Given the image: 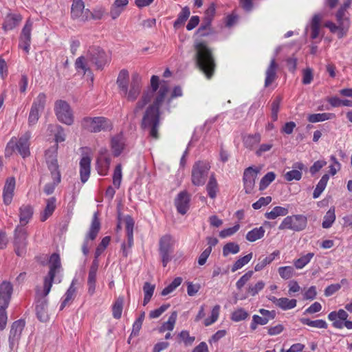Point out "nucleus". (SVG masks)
I'll list each match as a JSON object with an SVG mask.
<instances>
[{
    "label": "nucleus",
    "instance_id": "nucleus-1",
    "mask_svg": "<svg viewBox=\"0 0 352 352\" xmlns=\"http://www.w3.org/2000/svg\"><path fill=\"white\" fill-rule=\"evenodd\" d=\"M169 91V87L162 84L155 98L146 107L140 123L143 130L148 131V136L154 140L160 138L159 129L160 127V107L165 100Z\"/></svg>",
    "mask_w": 352,
    "mask_h": 352
},
{
    "label": "nucleus",
    "instance_id": "nucleus-2",
    "mask_svg": "<svg viewBox=\"0 0 352 352\" xmlns=\"http://www.w3.org/2000/svg\"><path fill=\"white\" fill-rule=\"evenodd\" d=\"M49 267L50 271L44 278L43 289L42 291L38 289L36 292L38 300L36 305V314L41 322H47L49 320L47 300L45 297L50 293L54 277L56 274L59 273L61 267L60 259L58 254L54 253L51 255Z\"/></svg>",
    "mask_w": 352,
    "mask_h": 352
},
{
    "label": "nucleus",
    "instance_id": "nucleus-3",
    "mask_svg": "<svg viewBox=\"0 0 352 352\" xmlns=\"http://www.w3.org/2000/svg\"><path fill=\"white\" fill-rule=\"evenodd\" d=\"M197 66L208 79H210L216 69V62L211 48L204 42L195 45Z\"/></svg>",
    "mask_w": 352,
    "mask_h": 352
},
{
    "label": "nucleus",
    "instance_id": "nucleus-4",
    "mask_svg": "<svg viewBox=\"0 0 352 352\" xmlns=\"http://www.w3.org/2000/svg\"><path fill=\"white\" fill-rule=\"evenodd\" d=\"M45 157L48 169L51 172L53 182L45 184L43 191L47 195H50L54 192L56 187L61 181V176L58 169L59 166L57 160L56 146L49 148L45 151Z\"/></svg>",
    "mask_w": 352,
    "mask_h": 352
},
{
    "label": "nucleus",
    "instance_id": "nucleus-5",
    "mask_svg": "<svg viewBox=\"0 0 352 352\" xmlns=\"http://www.w3.org/2000/svg\"><path fill=\"white\" fill-rule=\"evenodd\" d=\"M30 138L31 135L29 132H26L19 139L12 138L7 144L5 149L6 157L12 155L15 151H16L23 158L28 157L30 155Z\"/></svg>",
    "mask_w": 352,
    "mask_h": 352
},
{
    "label": "nucleus",
    "instance_id": "nucleus-6",
    "mask_svg": "<svg viewBox=\"0 0 352 352\" xmlns=\"http://www.w3.org/2000/svg\"><path fill=\"white\" fill-rule=\"evenodd\" d=\"M159 77L157 76H152L151 78V89L144 91L140 98V100L135 104L133 109V113L137 116L140 111H141L148 103L155 98L157 92L159 91L161 85H159ZM168 84L164 82L163 84Z\"/></svg>",
    "mask_w": 352,
    "mask_h": 352
},
{
    "label": "nucleus",
    "instance_id": "nucleus-7",
    "mask_svg": "<svg viewBox=\"0 0 352 352\" xmlns=\"http://www.w3.org/2000/svg\"><path fill=\"white\" fill-rule=\"evenodd\" d=\"M81 126L84 130L89 132L99 133L111 129L112 124L109 119L102 116L85 117L81 120Z\"/></svg>",
    "mask_w": 352,
    "mask_h": 352
},
{
    "label": "nucleus",
    "instance_id": "nucleus-8",
    "mask_svg": "<svg viewBox=\"0 0 352 352\" xmlns=\"http://www.w3.org/2000/svg\"><path fill=\"white\" fill-rule=\"evenodd\" d=\"M142 89V77L138 73H133L130 84L120 94L127 101L134 102L140 96Z\"/></svg>",
    "mask_w": 352,
    "mask_h": 352
},
{
    "label": "nucleus",
    "instance_id": "nucleus-9",
    "mask_svg": "<svg viewBox=\"0 0 352 352\" xmlns=\"http://www.w3.org/2000/svg\"><path fill=\"white\" fill-rule=\"evenodd\" d=\"M87 56L88 60L91 62L98 70H102L110 61V58L104 50L96 45L89 47L87 50Z\"/></svg>",
    "mask_w": 352,
    "mask_h": 352
},
{
    "label": "nucleus",
    "instance_id": "nucleus-10",
    "mask_svg": "<svg viewBox=\"0 0 352 352\" xmlns=\"http://www.w3.org/2000/svg\"><path fill=\"white\" fill-rule=\"evenodd\" d=\"M210 168L209 164L204 161H198L195 163L192 168L191 180L195 186H203L208 177Z\"/></svg>",
    "mask_w": 352,
    "mask_h": 352
},
{
    "label": "nucleus",
    "instance_id": "nucleus-11",
    "mask_svg": "<svg viewBox=\"0 0 352 352\" xmlns=\"http://www.w3.org/2000/svg\"><path fill=\"white\" fill-rule=\"evenodd\" d=\"M54 112L58 120L67 125L74 123V116L69 104L62 100L55 103Z\"/></svg>",
    "mask_w": 352,
    "mask_h": 352
},
{
    "label": "nucleus",
    "instance_id": "nucleus-12",
    "mask_svg": "<svg viewBox=\"0 0 352 352\" xmlns=\"http://www.w3.org/2000/svg\"><path fill=\"white\" fill-rule=\"evenodd\" d=\"M174 240L170 235H164L160 240L159 252L164 267L171 260Z\"/></svg>",
    "mask_w": 352,
    "mask_h": 352
},
{
    "label": "nucleus",
    "instance_id": "nucleus-13",
    "mask_svg": "<svg viewBox=\"0 0 352 352\" xmlns=\"http://www.w3.org/2000/svg\"><path fill=\"white\" fill-rule=\"evenodd\" d=\"M71 17L80 22H85L89 19V10H85L82 0H73L71 7Z\"/></svg>",
    "mask_w": 352,
    "mask_h": 352
},
{
    "label": "nucleus",
    "instance_id": "nucleus-14",
    "mask_svg": "<svg viewBox=\"0 0 352 352\" xmlns=\"http://www.w3.org/2000/svg\"><path fill=\"white\" fill-rule=\"evenodd\" d=\"M111 160L107 148H101L96 160V170L100 175L108 174Z\"/></svg>",
    "mask_w": 352,
    "mask_h": 352
},
{
    "label": "nucleus",
    "instance_id": "nucleus-15",
    "mask_svg": "<svg viewBox=\"0 0 352 352\" xmlns=\"http://www.w3.org/2000/svg\"><path fill=\"white\" fill-rule=\"evenodd\" d=\"M14 251L19 256H23L26 252L25 230L22 226H17L14 233Z\"/></svg>",
    "mask_w": 352,
    "mask_h": 352
},
{
    "label": "nucleus",
    "instance_id": "nucleus-16",
    "mask_svg": "<svg viewBox=\"0 0 352 352\" xmlns=\"http://www.w3.org/2000/svg\"><path fill=\"white\" fill-rule=\"evenodd\" d=\"M33 21L28 19L23 26L20 38L19 47L22 48L26 53H29L31 43V32L32 30Z\"/></svg>",
    "mask_w": 352,
    "mask_h": 352
},
{
    "label": "nucleus",
    "instance_id": "nucleus-17",
    "mask_svg": "<svg viewBox=\"0 0 352 352\" xmlns=\"http://www.w3.org/2000/svg\"><path fill=\"white\" fill-rule=\"evenodd\" d=\"M257 173L258 171L252 167H248L244 170L243 180L244 189L247 194H250L252 192Z\"/></svg>",
    "mask_w": 352,
    "mask_h": 352
},
{
    "label": "nucleus",
    "instance_id": "nucleus-18",
    "mask_svg": "<svg viewBox=\"0 0 352 352\" xmlns=\"http://www.w3.org/2000/svg\"><path fill=\"white\" fill-rule=\"evenodd\" d=\"M100 230V221H92L90 228L85 236V241L82 246V251L85 256H87L89 253V241H94L96 238Z\"/></svg>",
    "mask_w": 352,
    "mask_h": 352
},
{
    "label": "nucleus",
    "instance_id": "nucleus-19",
    "mask_svg": "<svg viewBox=\"0 0 352 352\" xmlns=\"http://www.w3.org/2000/svg\"><path fill=\"white\" fill-rule=\"evenodd\" d=\"M13 292L12 285L6 280L0 284V305L8 307Z\"/></svg>",
    "mask_w": 352,
    "mask_h": 352
},
{
    "label": "nucleus",
    "instance_id": "nucleus-20",
    "mask_svg": "<svg viewBox=\"0 0 352 352\" xmlns=\"http://www.w3.org/2000/svg\"><path fill=\"white\" fill-rule=\"evenodd\" d=\"M15 185L16 181L14 177L6 179L3 190V203L6 205H9L12 201Z\"/></svg>",
    "mask_w": 352,
    "mask_h": 352
},
{
    "label": "nucleus",
    "instance_id": "nucleus-21",
    "mask_svg": "<svg viewBox=\"0 0 352 352\" xmlns=\"http://www.w3.org/2000/svg\"><path fill=\"white\" fill-rule=\"evenodd\" d=\"M24 327L25 322L23 320H18L12 323L9 336V342L11 348H12L15 342L19 340Z\"/></svg>",
    "mask_w": 352,
    "mask_h": 352
},
{
    "label": "nucleus",
    "instance_id": "nucleus-22",
    "mask_svg": "<svg viewBox=\"0 0 352 352\" xmlns=\"http://www.w3.org/2000/svg\"><path fill=\"white\" fill-rule=\"evenodd\" d=\"M91 158L88 155H83L80 160V176L82 183H85L90 176Z\"/></svg>",
    "mask_w": 352,
    "mask_h": 352
},
{
    "label": "nucleus",
    "instance_id": "nucleus-23",
    "mask_svg": "<svg viewBox=\"0 0 352 352\" xmlns=\"http://www.w3.org/2000/svg\"><path fill=\"white\" fill-rule=\"evenodd\" d=\"M190 195L186 191L179 192L175 199V204L178 212L186 214L189 208Z\"/></svg>",
    "mask_w": 352,
    "mask_h": 352
},
{
    "label": "nucleus",
    "instance_id": "nucleus-24",
    "mask_svg": "<svg viewBox=\"0 0 352 352\" xmlns=\"http://www.w3.org/2000/svg\"><path fill=\"white\" fill-rule=\"evenodd\" d=\"M349 315L344 309L338 311H331L328 315V319L333 322V326L336 329L343 328V322L346 320Z\"/></svg>",
    "mask_w": 352,
    "mask_h": 352
},
{
    "label": "nucleus",
    "instance_id": "nucleus-25",
    "mask_svg": "<svg viewBox=\"0 0 352 352\" xmlns=\"http://www.w3.org/2000/svg\"><path fill=\"white\" fill-rule=\"evenodd\" d=\"M278 69V64L275 58H272L270 61V65L265 72V87H268L276 79V70Z\"/></svg>",
    "mask_w": 352,
    "mask_h": 352
},
{
    "label": "nucleus",
    "instance_id": "nucleus-26",
    "mask_svg": "<svg viewBox=\"0 0 352 352\" xmlns=\"http://www.w3.org/2000/svg\"><path fill=\"white\" fill-rule=\"evenodd\" d=\"M128 3L129 0H115L109 12V15L112 19L115 20L118 18Z\"/></svg>",
    "mask_w": 352,
    "mask_h": 352
},
{
    "label": "nucleus",
    "instance_id": "nucleus-27",
    "mask_svg": "<svg viewBox=\"0 0 352 352\" xmlns=\"http://www.w3.org/2000/svg\"><path fill=\"white\" fill-rule=\"evenodd\" d=\"M293 168H296L297 170H292L285 174V179L287 182H291L292 180L299 181L302 178V173L300 170L305 169V165L302 162H296L293 165Z\"/></svg>",
    "mask_w": 352,
    "mask_h": 352
},
{
    "label": "nucleus",
    "instance_id": "nucleus-28",
    "mask_svg": "<svg viewBox=\"0 0 352 352\" xmlns=\"http://www.w3.org/2000/svg\"><path fill=\"white\" fill-rule=\"evenodd\" d=\"M124 138L121 135H118L111 138V147L115 157H118L124 148Z\"/></svg>",
    "mask_w": 352,
    "mask_h": 352
},
{
    "label": "nucleus",
    "instance_id": "nucleus-29",
    "mask_svg": "<svg viewBox=\"0 0 352 352\" xmlns=\"http://www.w3.org/2000/svg\"><path fill=\"white\" fill-rule=\"evenodd\" d=\"M261 141V135L259 133L248 134L243 137V142L247 148L253 150L254 147Z\"/></svg>",
    "mask_w": 352,
    "mask_h": 352
},
{
    "label": "nucleus",
    "instance_id": "nucleus-30",
    "mask_svg": "<svg viewBox=\"0 0 352 352\" xmlns=\"http://www.w3.org/2000/svg\"><path fill=\"white\" fill-rule=\"evenodd\" d=\"M21 20V14H9L6 17L3 28L6 30H11L16 27Z\"/></svg>",
    "mask_w": 352,
    "mask_h": 352
},
{
    "label": "nucleus",
    "instance_id": "nucleus-31",
    "mask_svg": "<svg viewBox=\"0 0 352 352\" xmlns=\"http://www.w3.org/2000/svg\"><path fill=\"white\" fill-rule=\"evenodd\" d=\"M129 82V73L128 70L122 69L118 76L116 84L118 85L119 93L128 87Z\"/></svg>",
    "mask_w": 352,
    "mask_h": 352
},
{
    "label": "nucleus",
    "instance_id": "nucleus-32",
    "mask_svg": "<svg viewBox=\"0 0 352 352\" xmlns=\"http://www.w3.org/2000/svg\"><path fill=\"white\" fill-rule=\"evenodd\" d=\"M336 118V115L333 113H321L309 114L307 116V120L311 123H316L331 120Z\"/></svg>",
    "mask_w": 352,
    "mask_h": 352
},
{
    "label": "nucleus",
    "instance_id": "nucleus-33",
    "mask_svg": "<svg viewBox=\"0 0 352 352\" xmlns=\"http://www.w3.org/2000/svg\"><path fill=\"white\" fill-rule=\"evenodd\" d=\"M306 227V221H282L278 226L279 229H289L294 231H300Z\"/></svg>",
    "mask_w": 352,
    "mask_h": 352
},
{
    "label": "nucleus",
    "instance_id": "nucleus-34",
    "mask_svg": "<svg viewBox=\"0 0 352 352\" xmlns=\"http://www.w3.org/2000/svg\"><path fill=\"white\" fill-rule=\"evenodd\" d=\"M190 8L187 6L183 8L181 12L179 13L177 19L173 23V28L175 30H177L178 28L184 25L186 20L190 16Z\"/></svg>",
    "mask_w": 352,
    "mask_h": 352
},
{
    "label": "nucleus",
    "instance_id": "nucleus-35",
    "mask_svg": "<svg viewBox=\"0 0 352 352\" xmlns=\"http://www.w3.org/2000/svg\"><path fill=\"white\" fill-rule=\"evenodd\" d=\"M279 254V251H274L270 255L266 257H260L258 258V263L255 265L254 270L256 272L261 271L263 270L267 265L272 263L275 257Z\"/></svg>",
    "mask_w": 352,
    "mask_h": 352
},
{
    "label": "nucleus",
    "instance_id": "nucleus-36",
    "mask_svg": "<svg viewBox=\"0 0 352 352\" xmlns=\"http://www.w3.org/2000/svg\"><path fill=\"white\" fill-rule=\"evenodd\" d=\"M76 280H73L72 284L65 294V299L62 302L60 309L62 310L64 307L68 305L71 301L74 299L76 296V289L74 287Z\"/></svg>",
    "mask_w": 352,
    "mask_h": 352
},
{
    "label": "nucleus",
    "instance_id": "nucleus-37",
    "mask_svg": "<svg viewBox=\"0 0 352 352\" xmlns=\"http://www.w3.org/2000/svg\"><path fill=\"white\" fill-rule=\"evenodd\" d=\"M74 66L78 72H81L83 74H91L87 59L84 56H80L76 60Z\"/></svg>",
    "mask_w": 352,
    "mask_h": 352
},
{
    "label": "nucleus",
    "instance_id": "nucleus-38",
    "mask_svg": "<svg viewBox=\"0 0 352 352\" xmlns=\"http://www.w3.org/2000/svg\"><path fill=\"white\" fill-rule=\"evenodd\" d=\"M321 20L322 16L320 14H315L312 18L311 23V38L312 39H316L319 36Z\"/></svg>",
    "mask_w": 352,
    "mask_h": 352
},
{
    "label": "nucleus",
    "instance_id": "nucleus-39",
    "mask_svg": "<svg viewBox=\"0 0 352 352\" xmlns=\"http://www.w3.org/2000/svg\"><path fill=\"white\" fill-rule=\"evenodd\" d=\"M56 199L54 197H50L46 201V206L43 210L42 217L44 219H48L56 209Z\"/></svg>",
    "mask_w": 352,
    "mask_h": 352
},
{
    "label": "nucleus",
    "instance_id": "nucleus-40",
    "mask_svg": "<svg viewBox=\"0 0 352 352\" xmlns=\"http://www.w3.org/2000/svg\"><path fill=\"white\" fill-rule=\"evenodd\" d=\"M329 179V176L327 174H324L322 177V178L320 179L319 182L316 185V188L314 190L313 197L314 199H316L320 197L321 193L325 189Z\"/></svg>",
    "mask_w": 352,
    "mask_h": 352
},
{
    "label": "nucleus",
    "instance_id": "nucleus-41",
    "mask_svg": "<svg viewBox=\"0 0 352 352\" xmlns=\"http://www.w3.org/2000/svg\"><path fill=\"white\" fill-rule=\"evenodd\" d=\"M288 212L287 208L281 206H276L270 212H266L265 217L270 219H274L278 217L286 216Z\"/></svg>",
    "mask_w": 352,
    "mask_h": 352
},
{
    "label": "nucleus",
    "instance_id": "nucleus-42",
    "mask_svg": "<svg viewBox=\"0 0 352 352\" xmlns=\"http://www.w3.org/2000/svg\"><path fill=\"white\" fill-rule=\"evenodd\" d=\"M206 190L208 195L210 198L214 199L216 197L218 191V184L214 174L211 175L210 177L208 183L206 186Z\"/></svg>",
    "mask_w": 352,
    "mask_h": 352
},
{
    "label": "nucleus",
    "instance_id": "nucleus-43",
    "mask_svg": "<svg viewBox=\"0 0 352 352\" xmlns=\"http://www.w3.org/2000/svg\"><path fill=\"white\" fill-rule=\"evenodd\" d=\"M265 232L263 227L254 228L247 233L246 239L250 242L256 241L264 236Z\"/></svg>",
    "mask_w": 352,
    "mask_h": 352
},
{
    "label": "nucleus",
    "instance_id": "nucleus-44",
    "mask_svg": "<svg viewBox=\"0 0 352 352\" xmlns=\"http://www.w3.org/2000/svg\"><path fill=\"white\" fill-rule=\"evenodd\" d=\"M300 321L304 324H307L311 327H315L318 329H327V323L323 320H311L309 318H302L300 319Z\"/></svg>",
    "mask_w": 352,
    "mask_h": 352
},
{
    "label": "nucleus",
    "instance_id": "nucleus-45",
    "mask_svg": "<svg viewBox=\"0 0 352 352\" xmlns=\"http://www.w3.org/2000/svg\"><path fill=\"white\" fill-rule=\"evenodd\" d=\"M280 96H276L272 101L271 105V118L272 122H276L278 120V114L280 109V105L282 101Z\"/></svg>",
    "mask_w": 352,
    "mask_h": 352
},
{
    "label": "nucleus",
    "instance_id": "nucleus-46",
    "mask_svg": "<svg viewBox=\"0 0 352 352\" xmlns=\"http://www.w3.org/2000/svg\"><path fill=\"white\" fill-rule=\"evenodd\" d=\"M155 285H152L148 282H146L143 286V291L144 293L143 305L145 306L151 300L155 290Z\"/></svg>",
    "mask_w": 352,
    "mask_h": 352
},
{
    "label": "nucleus",
    "instance_id": "nucleus-47",
    "mask_svg": "<svg viewBox=\"0 0 352 352\" xmlns=\"http://www.w3.org/2000/svg\"><path fill=\"white\" fill-rule=\"evenodd\" d=\"M123 304H124V298L123 297H119L117 298L116 302H114L113 307H112V312H113V316L116 319L120 318L122 316V309H123Z\"/></svg>",
    "mask_w": 352,
    "mask_h": 352
},
{
    "label": "nucleus",
    "instance_id": "nucleus-48",
    "mask_svg": "<svg viewBox=\"0 0 352 352\" xmlns=\"http://www.w3.org/2000/svg\"><path fill=\"white\" fill-rule=\"evenodd\" d=\"M297 301L295 299H289L287 298H280L278 300V307L283 310H287L294 308L296 306Z\"/></svg>",
    "mask_w": 352,
    "mask_h": 352
},
{
    "label": "nucleus",
    "instance_id": "nucleus-49",
    "mask_svg": "<svg viewBox=\"0 0 352 352\" xmlns=\"http://www.w3.org/2000/svg\"><path fill=\"white\" fill-rule=\"evenodd\" d=\"M276 174L274 172H268L260 181L259 190H263L275 179Z\"/></svg>",
    "mask_w": 352,
    "mask_h": 352
},
{
    "label": "nucleus",
    "instance_id": "nucleus-50",
    "mask_svg": "<svg viewBox=\"0 0 352 352\" xmlns=\"http://www.w3.org/2000/svg\"><path fill=\"white\" fill-rule=\"evenodd\" d=\"M20 219L19 220H29L32 217L34 210L32 206L29 204L23 205L19 209Z\"/></svg>",
    "mask_w": 352,
    "mask_h": 352
},
{
    "label": "nucleus",
    "instance_id": "nucleus-51",
    "mask_svg": "<svg viewBox=\"0 0 352 352\" xmlns=\"http://www.w3.org/2000/svg\"><path fill=\"white\" fill-rule=\"evenodd\" d=\"M47 96L44 93H40L36 98L34 100L32 107L35 108L41 111H43L45 102H46Z\"/></svg>",
    "mask_w": 352,
    "mask_h": 352
},
{
    "label": "nucleus",
    "instance_id": "nucleus-52",
    "mask_svg": "<svg viewBox=\"0 0 352 352\" xmlns=\"http://www.w3.org/2000/svg\"><path fill=\"white\" fill-rule=\"evenodd\" d=\"M183 279L182 277L175 278L171 283L166 287L161 292L162 296H166L172 293L177 287L182 283Z\"/></svg>",
    "mask_w": 352,
    "mask_h": 352
},
{
    "label": "nucleus",
    "instance_id": "nucleus-53",
    "mask_svg": "<svg viewBox=\"0 0 352 352\" xmlns=\"http://www.w3.org/2000/svg\"><path fill=\"white\" fill-rule=\"evenodd\" d=\"M212 21L203 19L202 23L197 30V34L200 36H206L212 33Z\"/></svg>",
    "mask_w": 352,
    "mask_h": 352
},
{
    "label": "nucleus",
    "instance_id": "nucleus-54",
    "mask_svg": "<svg viewBox=\"0 0 352 352\" xmlns=\"http://www.w3.org/2000/svg\"><path fill=\"white\" fill-rule=\"evenodd\" d=\"M177 311H173L170 316L167 322L163 323L162 326L160 328V331H164L166 330L172 331L174 329L175 324L177 320Z\"/></svg>",
    "mask_w": 352,
    "mask_h": 352
},
{
    "label": "nucleus",
    "instance_id": "nucleus-55",
    "mask_svg": "<svg viewBox=\"0 0 352 352\" xmlns=\"http://www.w3.org/2000/svg\"><path fill=\"white\" fill-rule=\"evenodd\" d=\"M240 250L239 245L234 242L226 243L223 248V255L227 256L229 254H237Z\"/></svg>",
    "mask_w": 352,
    "mask_h": 352
},
{
    "label": "nucleus",
    "instance_id": "nucleus-56",
    "mask_svg": "<svg viewBox=\"0 0 352 352\" xmlns=\"http://www.w3.org/2000/svg\"><path fill=\"white\" fill-rule=\"evenodd\" d=\"M122 178V165L119 164L116 166L113 174V184L116 187V188H120Z\"/></svg>",
    "mask_w": 352,
    "mask_h": 352
},
{
    "label": "nucleus",
    "instance_id": "nucleus-57",
    "mask_svg": "<svg viewBox=\"0 0 352 352\" xmlns=\"http://www.w3.org/2000/svg\"><path fill=\"white\" fill-rule=\"evenodd\" d=\"M252 253H250L243 257L239 258L233 265L232 271L235 272L239 269H241L243 266L250 262L252 258Z\"/></svg>",
    "mask_w": 352,
    "mask_h": 352
},
{
    "label": "nucleus",
    "instance_id": "nucleus-58",
    "mask_svg": "<svg viewBox=\"0 0 352 352\" xmlns=\"http://www.w3.org/2000/svg\"><path fill=\"white\" fill-rule=\"evenodd\" d=\"M314 256V253H308L306 255H304L297 259L294 265L297 269H301L303 267H305L313 258Z\"/></svg>",
    "mask_w": 352,
    "mask_h": 352
},
{
    "label": "nucleus",
    "instance_id": "nucleus-59",
    "mask_svg": "<svg viewBox=\"0 0 352 352\" xmlns=\"http://www.w3.org/2000/svg\"><path fill=\"white\" fill-rule=\"evenodd\" d=\"M219 310H220V306L219 305H215L211 312V316L210 318H206L204 320V325L208 327L214 322H216L219 318Z\"/></svg>",
    "mask_w": 352,
    "mask_h": 352
},
{
    "label": "nucleus",
    "instance_id": "nucleus-60",
    "mask_svg": "<svg viewBox=\"0 0 352 352\" xmlns=\"http://www.w3.org/2000/svg\"><path fill=\"white\" fill-rule=\"evenodd\" d=\"M278 273L282 278L287 280L293 276L294 270L291 266L280 267L278 268Z\"/></svg>",
    "mask_w": 352,
    "mask_h": 352
},
{
    "label": "nucleus",
    "instance_id": "nucleus-61",
    "mask_svg": "<svg viewBox=\"0 0 352 352\" xmlns=\"http://www.w3.org/2000/svg\"><path fill=\"white\" fill-rule=\"evenodd\" d=\"M42 111L36 109L35 108H33L31 107L30 111L28 116V124L29 125H34L37 123L39 118H40V113Z\"/></svg>",
    "mask_w": 352,
    "mask_h": 352
},
{
    "label": "nucleus",
    "instance_id": "nucleus-62",
    "mask_svg": "<svg viewBox=\"0 0 352 352\" xmlns=\"http://www.w3.org/2000/svg\"><path fill=\"white\" fill-rule=\"evenodd\" d=\"M346 10L340 7L338 12L336 14V18L338 24L342 25L346 23V26L349 25V19L348 17H345Z\"/></svg>",
    "mask_w": 352,
    "mask_h": 352
},
{
    "label": "nucleus",
    "instance_id": "nucleus-63",
    "mask_svg": "<svg viewBox=\"0 0 352 352\" xmlns=\"http://www.w3.org/2000/svg\"><path fill=\"white\" fill-rule=\"evenodd\" d=\"M248 316V314L243 309H239L234 311L232 314V320L235 322H239L245 320Z\"/></svg>",
    "mask_w": 352,
    "mask_h": 352
},
{
    "label": "nucleus",
    "instance_id": "nucleus-64",
    "mask_svg": "<svg viewBox=\"0 0 352 352\" xmlns=\"http://www.w3.org/2000/svg\"><path fill=\"white\" fill-rule=\"evenodd\" d=\"M314 79L312 69L307 67L302 71V82L304 85L310 84Z\"/></svg>",
    "mask_w": 352,
    "mask_h": 352
}]
</instances>
